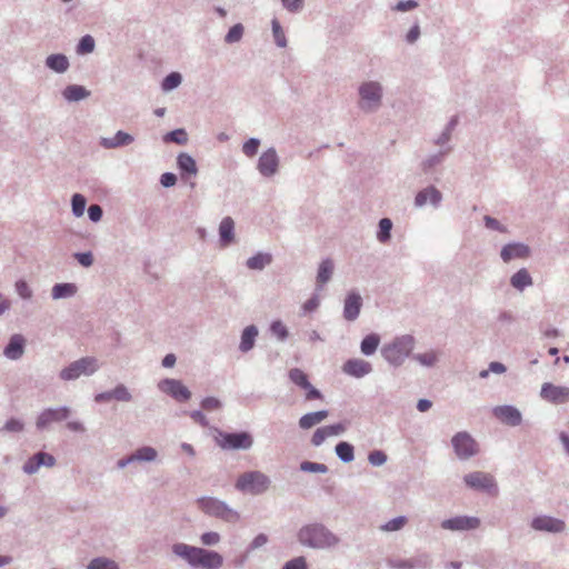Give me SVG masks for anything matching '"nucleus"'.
Returning <instances> with one entry per match:
<instances>
[{"mask_svg": "<svg viewBox=\"0 0 569 569\" xmlns=\"http://www.w3.org/2000/svg\"><path fill=\"white\" fill-rule=\"evenodd\" d=\"M172 551L188 561L189 566L201 569H218L222 566L221 555L212 550L201 549L184 543H177L172 546Z\"/></svg>", "mask_w": 569, "mask_h": 569, "instance_id": "1", "label": "nucleus"}, {"mask_svg": "<svg viewBox=\"0 0 569 569\" xmlns=\"http://www.w3.org/2000/svg\"><path fill=\"white\" fill-rule=\"evenodd\" d=\"M298 541L310 548L322 549L335 545L336 538L322 525H307L299 529Z\"/></svg>", "mask_w": 569, "mask_h": 569, "instance_id": "2", "label": "nucleus"}, {"mask_svg": "<svg viewBox=\"0 0 569 569\" xmlns=\"http://www.w3.org/2000/svg\"><path fill=\"white\" fill-rule=\"evenodd\" d=\"M198 508L206 515L222 519L227 522H237L239 515L233 509L226 506L224 502L212 497H203L197 500Z\"/></svg>", "mask_w": 569, "mask_h": 569, "instance_id": "3", "label": "nucleus"}, {"mask_svg": "<svg viewBox=\"0 0 569 569\" xmlns=\"http://www.w3.org/2000/svg\"><path fill=\"white\" fill-rule=\"evenodd\" d=\"M269 486L268 477L260 471H249L239 476L236 487L242 492L261 493Z\"/></svg>", "mask_w": 569, "mask_h": 569, "instance_id": "4", "label": "nucleus"}, {"mask_svg": "<svg viewBox=\"0 0 569 569\" xmlns=\"http://www.w3.org/2000/svg\"><path fill=\"white\" fill-rule=\"evenodd\" d=\"M411 348L412 339L410 337H403L383 347L382 357H385L389 363L398 366L410 355Z\"/></svg>", "mask_w": 569, "mask_h": 569, "instance_id": "5", "label": "nucleus"}, {"mask_svg": "<svg viewBox=\"0 0 569 569\" xmlns=\"http://www.w3.org/2000/svg\"><path fill=\"white\" fill-rule=\"evenodd\" d=\"M360 108L365 111H371L380 107L381 103V86L378 82H363L360 89Z\"/></svg>", "mask_w": 569, "mask_h": 569, "instance_id": "6", "label": "nucleus"}, {"mask_svg": "<svg viewBox=\"0 0 569 569\" xmlns=\"http://www.w3.org/2000/svg\"><path fill=\"white\" fill-rule=\"evenodd\" d=\"M216 443L219 447L231 450V449H248L252 445V438L249 432L240 433H226L219 432L216 437Z\"/></svg>", "mask_w": 569, "mask_h": 569, "instance_id": "7", "label": "nucleus"}, {"mask_svg": "<svg viewBox=\"0 0 569 569\" xmlns=\"http://www.w3.org/2000/svg\"><path fill=\"white\" fill-rule=\"evenodd\" d=\"M452 447L460 459H467L477 453V442L467 432H460L452 438Z\"/></svg>", "mask_w": 569, "mask_h": 569, "instance_id": "8", "label": "nucleus"}, {"mask_svg": "<svg viewBox=\"0 0 569 569\" xmlns=\"http://www.w3.org/2000/svg\"><path fill=\"white\" fill-rule=\"evenodd\" d=\"M290 381H292L293 385L298 386L302 390L307 391V395H305V399L308 401L315 400V399H322V395L320 391H318L317 388L310 385L308 375H306L302 369L293 368L290 369L289 372Z\"/></svg>", "mask_w": 569, "mask_h": 569, "instance_id": "9", "label": "nucleus"}, {"mask_svg": "<svg viewBox=\"0 0 569 569\" xmlns=\"http://www.w3.org/2000/svg\"><path fill=\"white\" fill-rule=\"evenodd\" d=\"M466 486L476 490L491 492L495 489L493 477L482 471L470 472L465 476Z\"/></svg>", "mask_w": 569, "mask_h": 569, "instance_id": "10", "label": "nucleus"}, {"mask_svg": "<svg viewBox=\"0 0 569 569\" xmlns=\"http://www.w3.org/2000/svg\"><path fill=\"white\" fill-rule=\"evenodd\" d=\"M541 397L555 405H563L569 401V388L543 383L541 387Z\"/></svg>", "mask_w": 569, "mask_h": 569, "instance_id": "11", "label": "nucleus"}, {"mask_svg": "<svg viewBox=\"0 0 569 569\" xmlns=\"http://www.w3.org/2000/svg\"><path fill=\"white\" fill-rule=\"evenodd\" d=\"M159 389L179 401H187L191 396L189 389H187L179 380H161L159 382Z\"/></svg>", "mask_w": 569, "mask_h": 569, "instance_id": "12", "label": "nucleus"}, {"mask_svg": "<svg viewBox=\"0 0 569 569\" xmlns=\"http://www.w3.org/2000/svg\"><path fill=\"white\" fill-rule=\"evenodd\" d=\"M346 431V425L343 422L333 423L322 428H317L313 437H311V445L318 447L326 442L329 438L338 437L343 435Z\"/></svg>", "mask_w": 569, "mask_h": 569, "instance_id": "13", "label": "nucleus"}, {"mask_svg": "<svg viewBox=\"0 0 569 569\" xmlns=\"http://www.w3.org/2000/svg\"><path fill=\"white\" fill-rule=\"evenodd\" d=\"M479 519L477 517L458 516L452 519L442 520L441 528L445 530H473L478 528Z\"/></svg>", "mask_w": 569, "mask_h": 569, "instance_id": "14", "label": "nucleus"}, {"mask_svg": "<svg viewBox=\"0 0 569 569\" xmlns=\"http://www.w3.org/2000/svg\"><path fill=\"white\" fill-rule=\"evenodd\" d=\"M279 167V158L273 149H269L260 156L258 159V172L266 177H272L277 172Z\"/></svg>", "mask_w": 569, "mask_h": 569, "instance_id": "15", "label": "nucleus"}, {"mask_svg": "<svg viewBox=\"0 0 569 569\" xmlns=\"http://www.w3.org/2000/svg\"><path fill=\"white\" fill-rule=\"evenodd\" d=\"M68 417V409H47L40 413L39 418H37V428L42 429L48 427L50 423L54 421L66 420Z\"/></svg>", "mask_w": 569, "mask_h": 569, "instance_id": "16", "label": "nucleus"}, {"mask_svg": "<svg viewBox=\"0 0 569 569\" xmlns=\"http://www.w3.org/2000/svg\"><path fill=\"white\" fill-rule=\"evenodd\" d=\"M531 527L535 528V530L559 532L565 530V521L555 519L549 516H540L537 517L533 521H531Z\"/></svg>", "mask_w": 569, "mask_h": 569, "instance_id": "17", "label": "nucleus"}, {"mask_svg": "<svg viewBox=\"0 0 569 569\" xmlns=\"http://www.w3.org/2000/svg\"><path fill=\"white\" fill-rule=\"evenodd\" d=\"M54 465V457L47 452H37L33 458L24 462L23 471L27 473L36 472L41 466L52 467Z\"/></svg>", "mask_w": 569, "mask_h": 569, "instance_id": "18", "label": "nucleus"}, {"mask_svg": "<svg viewBox=\"0 0 569 569\" xmlns=\"http://www.w3.org/2000/svg\"><path fill=\"white\" fill-rule=\"evenodd\" d=\"M495 417L502 423L518 426L520 423V413L517 408L511 406H500L493 409Z\"/></svg>", "mask_w": 569, "mask_h": 569, "instance_id": "19", "label": "nucleus"}, {"mask_svg": "<svg viewBox=\"0 0 569 569\" xmlns=\"http://www.w3.org/2000/svg\"><path fill=\"white\" fill-rule=\"evenodd\" d=\"M500 254L505 262L511 259H525L529 257V248L523 243H510L501 249Z\"/></svg>", "mask_w": 569, "mask_h": 569, "instance_id": "20", "label": "nucleus"}, {"mask_svg": "<svg viewBox=\"0 0 569 569\" xmlns=\"http://www.w3.org/2000/svg\"><path fill=\"white\" fill-rule=\"evenodd\" d=\"M157 457V452L153 447H141L136 451V453L131 455L129 458L119 460L118 467L124 468L126 465L133 461H153Z\"/></svg>", "mask_w": 569, "mask_h": 569, "instance_id": "21", "label": "nucleus"}, {"mask_svg": "<svg viewBox=\"0 0 569 569\" xmlns=\"http://www.w3.org/2000/svg\"><path fill=\"white\" fill-rule=\"evenodd\" d=\"M24 339L22 335L11 336L9 345L4 348V356L11 360L20 359L23 355Z\"/></svg>", "mask_w": 569, "mask_h": 569, "instance_id": "22", "label": "nucleus"}, {"mask_svg": "<svg viewBox=\"0 0 569 569\" xmlns=\"http://www.w3.org/2000/svg\"><path fill=\"white\" fill-rule=\"evenodd\" d=\"M438 206L441 201V193L435 187H428L418 192L416 196V206L421 207L428 203Z\"/></svg>", "mask_w": 569, "mask_h": 569, "instance_id": "23", "label": "nucleus"}, {"mask_svg": "<svg viewBox=\"0 0 569 569\" xmlns=\"http://www.w3.org/2000/svg\"><path fill=\"white\" fill-rule=\"evenodd\" d=\"M328 417L327 410H320L311 413H305L301 418H299V428L301 429H311L316 425L325 421Z\"/></svg>", "mask_w": 569, "mask_h": 569, "instance_id": "24", "label": "nucleus"}, {"mask_svg": "<svg viewBox=\"0 0 569 569\" xmlns=\"http://www.w3.org/2000/svg\"><path fill=\"white\" fill-rule=\"evenodd\" d=\"M134 139L124 131L117 132L113 138H102L101 146L112 149L130 144Z\"/></svg>", "mask_w": 569, "mask_h": 569, "instance_id": "25", "label": "nucleus"}, {"mask_svg": "<svg viewBox=\"0 0 569 569\" xmlns=\"http://www.w3.org/2000/svg\"><path fill=\"white\" fill-rule=\"evenodd\" d=\"M219 234L221 246H229L233 240V220L230 217H226L221 220L219 226Z\"/></svg>", "mask_w": 569, "mask_h": 569, "instance_id": "26", "label": "nucleus"}, {"mask_svg": "<svg viewBox=\"0 0 569 569\" xmlns=\"http://www.w3.org/2000/svg\"><path fill=\"white\" fill-rule=\"evenodd\" d=\"M257 333V329L253 326H248L244 328L242 338H240V351H248L252 348V346H254Z\"/></svg>", "mask_w": 569, "mask_h": 569, "instance_id": "27", "label": "nucleus"}, {"mask_svg": "<svg viewBox=\"0 0 569 569\" xmlns=\"http://www.w3.org/2000/svg\"><path fill=\"white\" fill-rule=\"evenodd\" d=\"M531 283L530 273L525 268L515 272L511 277V286L518 290H523V288L531 286Z\"/></svg>", "mask_w": 569, "mask_h": 569, "instance_id": "28", "label": "nucleus"}, {"mask_svg": "<svg viewBox=\"0 0 569 569\" xmlns=\"http://www.w3.org/2000/svg\"><path fill=\"white\" fill-rule=\"evenodd\" d=\"M89 96V91L81 86L71 84L67 87L63 91L64 99L69 101H78L87 98Z\"/></svg>", "mask_w": 569, "mask_h": 569, "instance_id": "29", "label": "nucleus"}, {"mask_svg": "<svg viewBox=\"0 0 569 569\" xmlns=\"http://www.w3.org/2000/svg\"><path fill=\"white\" fill-rule=\"evenodd\" d=\"M272 262V256L269 253H258L248 259L247 266L253 270H261Z\"/></svg>", "mask_w": 569, "mask_h": 569, "instance_id": "30", "label": "nucleus"}, {"mask_svg": "<svg viewBox=\"0 0 569 569\" xmlns=\"http://www.w3.org/2000/svg\"><path fill=\"white\" fill-rule=\"evenodd\" d=\"M178 167L182 172L193 176L197 173L196 160L190 154L180 153L178 156Z\"/></svg>", "mask_w": 569, "mask_h": 569, "instance_id": "31", "label": "nucleus"}, {"mask_svg": "<svg viewBox=\"0 0 569 569\" xmlns=\"http://www.w3.org/2000/svg\"><path fill=\"white\" fill-rule=\"evenodd\" d=\"M380 345V337L371 333L363 338L361 341V351L365 356L373 355L377 347Z\"/></svg>", "mask_w": 569, "mask_h": 569, "instance_id": "32", "label": "nucleus"}, {"mask_svg": "<svg viewBox=\"0 0 569 569\" xmlns=\"http://www.w3.org/2000/svg\"><path fill=\"white\" fill-rule=\"evenodd\" d=\"M47 66L57 72H64L68 68V61L63 54H51L47 58Z\"/></svg>", "mask_w": 569, "mask_h": 569, "instance_id": "33", "label": "nucleus"}, {"mask_svg": "<svg viewBox=\"0 0 569 569\" xmlns=\"http://www.w3.org/2000/svg\"><path fill=\"white\" fill-rule=\"evenodd\" d=\"M333 263L330 260H325L320 263L319 273H317V283L319 286H323L328 282L330 277L332 276Z\"/></svg>", "mask_w": 569, "mask_h": 569, "instance_id": "34", "label": "nucleus"}, {"mask_svg": "<svg viewBox=\"0 0 569 569\" xmlns=\"http://www.w3.org/2000/svg\"><path fill=\"white\" fill-rule=\"evenodd\" d=\"M76 286L72 283H59L52 288V298H67L76 293Z\"/></svg>", "mask_w": 569, "mask_h": 569, "instance_id": "35", "label": "nucleus"}, {"mask_svg": "<svg viewBox=\"0 0 569 569\" xmlns=\"http://www.w3.org/2000/svg\"><path fill=\"white\" fill-rule=\"evenodd\" d=\"M335 451L342 461L350 462L353 458V447L348 442H340L335 447Z\"/></svg>", "mask_w": 569, "mask_h": 569, "instance_id": "36", "label": "nucleus"}, {"mask_svg": "<svg viewBox=\"0 0 569 569\" xmlns=\"http://www.w3.org/2000/svg\"><path fill=\"white\" fill-rule=\"evenodd\" d=\"M390 230H392V221L390 219H381L379 223V232H377V239L381 243H386L390 238Z\"/></svg>", "mask_w": 569, "mask_h": 569, "instance_id": "37", "label": "nucleus"}, {"mask_svg": "<svg viewBox=\"0 0 569 569\" xmlns=\"http://www.w3.org/2000/svg\"><path fill=\"white\" fill-rule=\"evenodd\" d=\"M88 569H119L118 565L112 559L96 558L90 561Z\"/></svg>", "mask_w": 569, "mask_h": 569, "instance_id": "38", "label": "nucleus"}, {"mask_svg": "<svg viewBox=\"0 0 569 569\" xmlns=\"http://www.w3.org/2000/svg\"><path fill=\"white\" fill-rule=\"evenodd\" d=\"M74 365H80L78 368L82 371L83 376H89L97 370V363L94 358H82L81 360L72 362Z\"/></svg>", "mask_w": 569, "mask_h": 569, "instance_id": "39", "label": "nucleus"}, {"mask_svg": "<svg viewBox=\"0 0 569 569\" xmlns=\"http://www.w3.org/2000/svg\"><path fill=\"white\" fill-rule=\"evenodd\" d=\"M272 32L276 44L284 48L287 46L286 34L277 19L272 20Z\"/></svg>", "mask_w": 569, "mask_h": 569, "instance_id": "40", "label": "nucleus"}, {"mask_svg": "<svg viewBox=\"0 0 569 569\" xmlns=\"http://www.w3.org/2000/svg\"><path fill=\"white\" fill-rule=\"evenodd\" d=\"M79 365L71 363L69 367L60 371V378L64 381L74 380L83 376L82 371L78 368Z\"/></svg>", "mask_w": 569, "mask_h": 569, "instance_id": "41", "label": "nucleus"}, {"mask_svg": "<svg viewBox=\"0 0 569 569\" xmlns=\"http://www.w3.org/2000/svg\"><path fill=\"white\" fill-rule=\"evenodd\" d=\"M181 82L180 73L172 72L162 80L161 88L164 91H170L179 86Z\"/></svg>", "mask_w": 569, "mask_h": 569, "instance_id": "42", "label": "nucleus"}, {"mask_svg": "<svg viewBox=\"0 0 569 569\" xmlns=\"http://www.w3.org/2000/svg\"><path fill=\"white\" fill-rule=\"evenodd\" d=\"M84 206H86V200L82 194L72 196V200H71L72 213H74L77 217H81L84 211Z\"/></svg>", "mask_w": 569, "mask_h": 569, "instance_id": "43", "label": "nucleus"}, {"mask_svg": "<svg viewBox=\"0 0 569 569\" xmlns=\"http://www.w3.org/2000/svg\"><path fill=\"white\" fill-rule=\"evenodd\" d=\"M94 50V40L91 36L87 34V36H83L81 41H80V44H78V53H81V54H87V53H90Z\"/></svg>", "mask_w": 569, "mask_h": 569, "instance_id": "44", "label": "nucleus"}, {"mask_svg": "<svg viewBox=\"0 0 569 569\" xmlns=\"http://www.w3.org/2000/svg\"><path fill=\"white\" fill-rule=\"evenodd\" d=\"M407 519L405 516H399L390 521H387V523L381 526L382 530L386 531H393V530H400L406 526Z\"/></svg>", "mask_w": 569, "mask_h": 569, "instance_id": "45", "label": "nucleus"}, {"mask_svg": "<svg viewBox=\"0 0 569 569\" xmlns=\"http://www.w3.org/2000/svg\"><path fill=\"white\" fill-rule=\"evenodd\" d=\"M301 470L303 472H320L325 473L328 471V467L320 462H303L301 463Z\"/></svg>", "mask_w": 569, "mask_h": 569, "instance_id": "46", "label": "nucleus"}, {"mask_svg": "<svg viewBox=\"0 0 569 569\" xmlns=\"http://www.w3.org/2000/svg\"><path fill=\"white\" fill-rule=\"evenodd\" d=\"M241 36H243V27L241 24H233L229 33L226 34V41L229 43L237 42Z\"/></svg>", "mask_w": 569, "mask_h": 569, "instance_id": "47", "label": "nucleus"}, {"mask_svg": "<svg viewBox=\"0 0 569 569\" xmlns=\"http://www.w3.org/2000/svg\"><path fill=\"white\" fill-rule=\"evenodd\" d=\"M166 140L177 142L178 144H184L187 142V133L183 129H178L168 133Z\"/></svg>", "mask_w": 569, "mask_h": 569, "instance_id": "48", "label": "nucleus"}, {"mask_svg": "<svg viewBox=\"0 0 569 569\" xmlns=\"http://www.w3.org/2000/svg\"><path fill=\"white\" fill-rule=\"evenodd\" d=\"M112 399H117L119 401H130L131 395L126 389L123 385H118L117 388H114L112 391Z\"/></svg>", "mask_w": 569, "mask_h": 569, "instance_id": "49", "label": "nucleus"}, {"mask_svg": "<svg viewBox=\"0 0 569 569\" xmlns=\"http://www.w3.org/2000/svg\"><path fill=\"white\" fill-rule=\"evenodd\" d=\"M283 569H308V563L306 559L301 557L293 558L286 562Z\"/></svg>", "mask_w": 569, "mask_h": 569, "instance_id": "50", "label": "nucleus"}, {"mask_svg": "<svg viewBox=\"0 0 569 569\" xmlns=\"http://www.w3.org/2000/svg\"><path fill=\"white\" fill-rule=\"evenodd\" d=\"M220 541V535L214 531H209L201 535V543L206 546H216Z\"/></svg>", "mask_w": 569, "mask_h": 569, "instance_id": "51", "label": "nucleus"}, {"mask_svg": "<svg viewBox=\"0 0 569 569\" xmlns=\"http://www.w3.org/2000/svg\"><path fill=\"white\" fill-rule=\"evenodd\" d=\"M258 147H259V141L254 138H251L247 142H244V144L242 147V151L244 154H247L249 157H254V154L257 153Z\"/></svg>", "mask_w": 569, "mask_h": 569, "instance_id": "52", "label": "nucleus"}, {"mask_svg": "<svg viewBox=\"0 0 569 569\" xmlns=\"http://www.w3.org/2000/svg\"><path fill=\"white\" fill-rule=\"evenodd\" d=\"M387 461V456L381 451H372L369 455V462L373 466H382Z\"/></svg>", "mask_w": 569, "mask_h": 569, "instance_id": "53", "label": "nucleus"}, {"mask_svg": "<svg viewBox=\"0 0 569 569\" xmlns=\"http://www.w3.org/2000/svg\"><path fill=\"white\" fill-rule=\"evenodd\" d=\"M345 315H346V318L349 320H352L355 318V295L353 293H350L349 297H347Z\"/></svg>", "mask_w": 569, "mask_h": 569, "instance_id": "54", "label": "nucleus"}, {"mask_svg": "<svg viewBox=\"0 0 569 569\" xmlns=\"http://www.w3.org/2000/svg\"><path fill=\"white\" fill-rule=\"evenodd\" d=\"M271 330L280 340H284L288 335L286 326L281 321H274L271 326Z\"/></svg>", "mask_w": 569, "mask_h": 569, "instance_id": "55", "label": "nucleus"}, {"mask_svg": "<svg viewBox=\"0 0 569 569\" xmlns=\"http://www.w3.org/2000/svg\"><path fill=\"white\" fill-rule=\"evenodd\" d=\"M221 403L219 401V399L217 398H213V397H208L206 399L202 400V403H201V407L202 409L204 410H219Z\"/></svg>", "mask_w": 569, "mask_h": 569, "instance_id": "56", "label": "nucleus"}, {"mask_svg": "<svg viewBox=\"0 0 569 569\" xmlns=\"http://www.w3.org/2000/svg\"><path fill=\"white\" fill-rule=\"evenodd\" d=\"M17 292L20 297L28 299L31 297V290L27 282L20 280L16 283Z\"/></svg>", "mask_w": 569, "mask_h": 569, "instance_id": "57", "label": "nucleus"}, {"mask_svg": "<svg viewBox=\"0 0 569 569\" xmlns=\"http://www.w3.org/2000/svg\"><path fill=\"white\" fill-rule=\"evenodd\" d=\"M88 214L90 220L97 222L101 219L102 210L99 204H90Z\"/></svg>", "mask_w": 569, "mask_h": 569, "instance_id": "58", "label": "nucleus"}, {"mask_svg": "<svg viewBox=\"0 0 569 569\" xmlns=\"http://www.w3.org/2000/svg\"><path fill=\"white\" fill-rule=\"evenodd\" d=\"M4 429L10 432H18L23 429V425L20 420L10 419L6 422Z\"/></svg>", "mask_w": 569, "mask_h": 569, "instance_id": "59", "label": "nucleus"}, {"mask_svg": "<svg viewBox=\"0 0 569 569\" xmlns=\"http://www.w3.org/2000/svg\"><path fill=\"white\" fill-rule=\"evenodd\" d=\"M76 259L83 267H90L93 263V257L91 256L90 252H88V253H76Z\"/></svg>", "mask_w": 569, "mask_h": 569, "instance_id": "60", "label": "nucleus"}, {"mask_svg": "<svg viewBox=\"0 0 569 569\" xmlns=\"http://www.w3.org/2000/svg\"><path fill=\"white\" fill-rule=\"evenodd\" d=\"M160 182H161V186H163V187L174 186L177 183V176H174L171 172H167L161 176Z\"/></svg>", "mask_w": 569, "mask_h": 569, "instance_id": "61", "label": "nucleus"}, {"mask_svg": "<svg viewBox=\"0 0 569 569\" xmlns=\"http://www.w3.org/2000/svg\"><path fill=\"white\" fill-rule=\"evenodd\" d=\"M371 366L368 361L358 360L357 375L358 377L366 376L370 372Z\"/></svg>", "mask_w": 569, "mask_h": 569, "instance_id": "62", "label": "nucleus"}, {"mask_svg": "<svg viewBox=\"0 0 569 569\" xmlns=\"http://www.w3.org/2000/svg\"><path fill=\"white\" fill-rule=\"evenodd\" d=\"M417 359L425 366H431L436 362V355H435V352H428V353L417 357Z\"/></svg>", "mask_w": 569, "mask_h": 569, "instance_id": "63", "label": "nucleus"}, {"mask_svg": "<svg viewBox=\"0 0 569 569\" xmlns=\"http://www.w3.org/2000/svg\"><path fill=\"white\" fill-rule=\"evenodd\" d=\"M289 11H298L302 7V0H281Z\"/></svg>", "mask_w": 569, "mask_h": 569, "instance_id": "64", "label": "nucleus"}]
</instances>
